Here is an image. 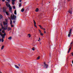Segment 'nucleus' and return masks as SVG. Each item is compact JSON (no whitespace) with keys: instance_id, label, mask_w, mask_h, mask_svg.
I'll use <instances>...</instances> for the list:
<instances>
[{"instance_id":"obj_27","label":"nucleus","mask_w":73,"mask_h":73,"mask_svg":"<svg viewBox=\"0 0 73 73\" xmlns=\"http://www.w3.org/2000/svg\"><path fill=\"white\" fill-rule=\"evenodd\" d=\"M34 25H36V22H35V20H34Z\"/></svg>"},{"instance_id":"obj_50","label":"nucleus","mask_w":73,"mask_h":73,"mask_svg":"<svg viewBox=\"0 0 73 73\" xmlns=\"http://www.w3.org/2000/svg\"><path fill=\"white\" fill-rule=\"evenodd\" d=\"M40 44H41V42L40 43Z\"/></svg>"},{"instance_id":"obj_26","label":"nucleus","mask_w":73,"mask_h":73,"mask_svg":"<svg viewBox=\"0 0 73 73\" xmlns=\"http://www.w3.org/2000/svg\"><path fill=\"white\" fill-rule=\"evenodd\" d=\"M40 56H38V58H37V60H39V59H40Z\"/></svg>"},{"instance_id":"obj_28","label":"nucleus","mask_w":73,"mask_h":73,"mask_svg":"<svg viewBox=\"0 0 73 73\" xmlns=\"http://www.w3.org/2000/svg\"><path fill=\"white\" fill-rule=\"evenodd\" d=\"M40 34L41 36H43V34L42 33H41Z\"/></svg>"},{"instance_id":"obj_52","label":"nucleus","mask_w":73,"mask_h":73,"mask_svg":"<svg viewBox=\"0 0 73 73\" xmlns=\"http://www.w3.org/2000/svg\"><path fill=\"white\" fill-rule=\"evenodd\" d=\"M19 66H20V65H19Z\"/></svg>"},{"instance_id":"obj_23","label":"nucleus","mask_w":73,"mask_h":73,"mask_svg":"<svg viewBox=\"0 0 73 73\" xmlns=\"http://www.w3.org/2000/svg\"><path fill=\"white\" fill-rule=\"evenodd\" d=\"M13 9H16V7H15V6H13Z\"/></svg>"},{"instance_id":"obj_6","label":"nucleus","mask_w":73,"mask_h":73,"mask_svg":"<svg viewBox=\"0 0 73 73\" xmlns=\"http://www.w3.org/2000/svg\"><path fill=\"white\" fill-rule=\"evenodd\" d=\"M72 29H71L69 31V34L68 35V37H69L70 36V35H71V33H72Z\"/></svg>"},{"instance_id":"obj_22","label":"nucleus","mask_w":73,"mask_h":73,"mask_svg":"<svg viewBox=\"0 0 73 73\" xmlns=\"http://www.w3.org/2000/svg\"><path fill=\"white\" fill-rule=\"evenodd\" d=\"M12 4L13 5H15V1H12Z\"/></svg>"},{"instance_id":"obj_8","label":"nucleus","mask_w":73,"mask_h":73,"mask_svg":"<svg viewBox=\"0 0 73 73\" xmlns=\"http://www.w3.org/2000/svg\"><path fill=\"white\" fill-rule=\"evenodd\" d=\"M28 36L29 37V38H30L31 37V35L30 34H29L28 35Z\"/></svg>"},{"instance_id":"obj_14","label":"nucleus","mask_w":73,"mask_h":73,"mask_svg":"<svg viewBox=\"0 0 73 73\" xmlns=\"http://www.w3.org/2000/svg\"><path fill=\"white\" fill-rule=\"evenodd\" d=\"M2 18H3V16H2V15H0V20H1V19H2Z\"/></svg>"},{"instance_id":"obj_43","label":"nucleus","mask_w":73,"mask_h":73,"mask_svg":"<svg viewBox=\"0 0 73 73\" xmlns=\"http://www.w3.org/2000/svg\"><path fill=\"white\" fill-rule=\"evenodd\" d=\"M13 23H15V21H13Z\"/></svg>"},{"instance_id":"obj_24","label":"nucleus","mask_w":73,"mask_h":73,"mask_svg":"<svg viewBox=\"0 0 73 73\" xmlns=\"http://www.w3.org/2000/svg\"><path fill=\"white\" fill-rule=\"evenodd\" d=\"M38 31H39V33H40H40H41V31H40V30H38Z\"/></svg>"},{"instance_id":"obj_5","label":"nucleus","mask_w":73,"mask_h":73,"mask_svg":"<svg viewBox=\"0 0 73 73\" xmlns=\"http://www.w3.org/2000/svg\"><path fill=\"white\" fill-rule=\"evenodd\" d=\"M6 21L4 22L3 23V25H7L8 24V20L6 19L5 20Z\"/></svg>"},{"instance_id":"obj_31","label":"nucleus","mask_w":73,"mask_h":73,"mask_svg":"<svg viewBox=\"0 0 73 73\" xmlns=\"http://www.w3.org/2000/svg\"><path fill=\"white\" fill-rule=\"evenodd\" d=\"M72 56H73V52L71 53Z\"/></svg>"},{"instance_id":"obj_41","label":"nucleus","mask_w":73,"mask_h":73,"mask_svg":"<svg viewBox=\"0 0 73 73\" xmlns=\"http://www.w3.org/2000/svg\"><path fill=\"white\" fill-rule=\"evenodd\" d=\"M38 26H39V27H40L41 26L40 25H38Z\"/></svg>"},{"instance_id":"obj_2","label":"nucleus","mask_w":73,"mask_h":73,"mask_svg":"<svg viewBox=\"0 0 73 73\" xmlns=\"http://www.w3.org/2000/svg\"><path fill=\"white\" fill-rule=\"evenodd\" d=\"M6 6L7 7H9V11L10 12H12V7H11V5L9 4L8 3H7L6 4Z\"/></svg>"},{"instance_id":"obj_37","label":"nucleus","mask_w":73,"mask_h":73,"mask_svg":"<svg viewBox=\"0 0 73 73\" xmlns=\"http://www.w3.org/2000/svg\"><path fill=\"white\" fill-rule=\"evenodd\" d=\"M19 1H20V3H21V1H22V0H19Z\"/></svg>"},{"instance_id":"obj_16","label":"nucleus","mask_w":73,"mask_h":73,"mask_svg":"<svg viewBox=\"0 0 73 73\" xmlns=\"http://www.w3.org/2000/svg\"><path fill=\"white\" fill-rule=\"evenodd\" d=\"M24 11V8H23L21 10V11L22 12H23Z\"/></svg>"},{"instance_id":"obj_3","label":"nucleus","mask_w":73,"mask_h":73,"mask_svg":"<svg viewBox=\"0 0 73 73\" xmlns=\"http://www.w3.org/2000/svg\"><path fill=\"white\" fill-rule=\"evenodd\" d=\"M1 25L2 26V28L4 30H7V29L8 25H6V27L4 26V27H3V25H2V24H1Z\"/></svg>"},{"instance_id":"obj_4","label":"nucleus","mask_w":73,"mask_h":73,"mask_svg":"<svg viewBox=\"0 0 73 73\" xmlns=\"http://www.w3.org/2000/svg\"><path fill=\"white\" fill-rule=\"evenodd\" d=\"M11 18L12 19V20H15L16 19V16H15L14 15H11Z\"/></svg>"},{"instance_id":"obj_32","label":"nucleus","mask_w":73,"mask_h":73,"mask_svg":"<svg viewBox=\"0 0 73 73\" xmlns=\"http://www.w3.org/2000/svg\"><path fill=\"white\" fill-rule=\"evenodd\" d=\"M34 26L36 27V28H37V27L36 26V25H34Z\"/></svg>"},{"instance_id":"obj_36","label":"nucleus","mask_w":73,"mask_h":73,"mask_svg":"<svg viewBox=\"0 0 73 73\" xmlns=\"http://www.w3.org/2000/svg\"><path fill=\"white\" fill-rule=\"evenodd\" d=\"M73 44V42H71V43L70 44L71 45V44Z\"/></svg>"},{"instance_id":"obj_38","label":"nucleus","mask_w":73,"mask_h":73,"mask_svg":"<svg viewBox=\"0 0 73 73\" xmlns=\"http://www.w3.org/2000/svg\"><path fill=\"white\" fill-rule=\"evenodd\" d=\"M1 31H2V29H0V32H1Z\"/></svg>"},{"instance_id":"obj_42","label":"nucleus","mask_w":73,"mask_h":73,"mask_svg":"<svg viewBox=\"0 0 73 73\" xmlns=\"http://www.w3.org/2000/svg\"><path fill=\"white\" fill-rule=\"evenodd\" d=\"M70 1V0H68V1Z\"/></svg>"},{"instance_id":"obj_39","label":"nucleus","mask_w":73,"mask_h":73,"mask_svg":"<svg viewBox=\"0 0 73 73\" xmlns=\"http://www.w3.org/2000/svg\"><path fill=\"white\" fill-rule=\"evenodd\" d=\"M12 1H15V0H12Z\"/></svg>"},{"instance_id":"obj_29","label":"nucleus","mask_w":73,"mask_h":73,"mask_svg":"<svg viewBox=\"0 0 73 73\" xmlns=\"http://www.w3.org/2000/svg\"><path fill=\"white\" fill-rule=\"evenodd\" d=\"M2 33H4V32H5L3 30V31H2Z\"/></svg>"},{"instance_id":"obj_40","label":"nucleus","mask_w":73,"mask_h":73,"mask_svg":"<svg viewBox=\"0 0 73 73\" xmlns=\"http://www.w3.org/2000/svg\"><path fill=\"white\" fill-rule=\"evenodd\" d=\"M2 1H5V0H2Z\"/></svg>"},{"instance_id":"obj_9","label":"nucleus","mask_w":73,"mask_h":73,"mask_svg":"<svg viewBox=\"0 0 73 73\" xmlns=\"http://www.w3.org/2000/svg\"><path fill=\"white\" fill-rule=\"evenodd\" d=\"M12 29H11V28L10 27H8L7 28V30L8 31H10V30H11Z\"/></svg>"},{"instance_id":"obj_10","label":"nucleus","mask_w":73,"mask_h":73,"mask_svg":"<svg viewBox=\"0 0 73 73\" xmlns=\"http://www.w3.org/2000/svg\"><path fill=\"white\" fill-rule=\"evenodd\" d=\"M8 39L9 40H11V39H12V37L11 36H10L8 38Z\"/></svg>"},{"instance_id":"obj_15","label":"nucleus","mask_w":73,"mask_h":73,"mask_svg":"<svg viewBox=\"0 0 73 73\" xmlns=\"http://www.w3.org/2000/svg\"><path fill=\"white\" fill-rule=\"evenodd\" d=\"M70 49H71V47H70L68 49V53H69L70 51Z\"/></svg>"},{"instance_id":"obj_51","label":"nucleus","mask_w":73,"mask_h":73,"mask_svg":"<svg viewBox=\"0 0 73 73\" xmlns=\"http://www.w3.org/2000/svg\"><path fill=\"white\" fill-rule=\"evenodd\" d=\"M0 73H2V72H1Z\"/></svg>"},{"instance_id":"obj_21","label":"nucleus","mask_w":73,"mask_h":73,"mask_svg":"<svg viewBox=\"0 0 73 73\" xmlns=\"http://www.w3.org/2000/svg\"><path fill=\"white\" fill-rule=\"evenodd\" d=\"M14 14L15 15H16V14H17V13H16V10H15L14 11Z\"/></svg>"},{"instance_id":"obj_30","label":"nucleus","mask_w":73,"mask_h":73,"mask_svg":"<svg viewBox=\"0 0 73 73\" xmlns=\"http://www.w3.org/2000/svg\"><path fill=\"white\" fill-rule=\"evenodd\" d=\"M40 28H41V29H43V27H42V26H40Z\"/></svg>"},{"instance_id":"obj_44","label":"nucleus","mask_w":73,"mask_h":73,"mask_svg":"<svg viewBox=\"0 0 73 73\" xmlns=\"http://www.w3.org/2000/svg\"><path fill=\"white\" fill-rule=\"evenodd\" d=\"M44 33H46V32L45 31H44Z\"/></svg>"},{"instance_id":"obj_25","label":"nucleus","mask_w":73,"mask_h":73,"mask_svg":"<svg viewBox=\"0 0 73 73\" xmlns=\"http://www.w3.org/2000/svg\"><path fill=\"white\" fill-rule=\"evenodd\" d=\"M32 50H35V48L33 47L32 48Z\"/></svg>"},{"instance_id":"obj_34","label":"nucleus","mask_w":73,"mask_h":73,"mask_svg":"<svg viewBox=\"0 0 73 73\" xmlns=\"http://www.w3.org/2000/svg\"><path fill=\"white\" fill-rule=\"evenodd\" d=\"M42 29L43 31H44L45 30V29H44L43 28Z\"/></svg>"},{"instance_id":"obj_11","label":"nucleus","mask_w":73,"mask_h":73,"mask_svg":"<svg viewBox=\"0 0 73 73\" xmlns=\"http://www.w3.org/2000/svg\"><path fill=\"white\" fill-rule=\"evenodd\" d=\"M4 48V46L3 45L1 47V50H3Z\"/></svg>"},{"instance_id":"obj_1","label":"nucleus","mask_w":73,"mask_h":73,"mask_svg":"<svg viewBox=\"0 0 73 73\" xmlns=\"http://www.w3.org/2000/svg\"><path fill=\"white\" fill-rule=\"evenodd\" d=\"M0 35H1V36L2 37V39H1V40L2 41V42H3L4 41V39H3V38H4L5 37V36L6 35V34L5 33H4V34H2L1 33H0Z\"/></svg>"},{"instance_id":"obj_49","label":"nucleus","mask_w":73,"mask_h":73,"mask_svg":"<svg viewBox=\"0 0 73 73\" xmlns=\"http://www.w3.org/2000/svg\"><path fill=\"white\" fill-rule=\"evenodd\" d=\"M71 66H72V64H71Z\"/></svg>"},{"instance_id":"obj_12","label":"nucleus","mask_w":73,"mask_h":73,"mask_svg":"<svg viewBox=\"0 0 73 73\" xmlns=\"http://www.w3.org/2000/svg\"><path fill=\"white\" fill-rule=\"evenodd\" d=\"M68 12L69 13H70L71 14L72 13V11L70 10H69L68 11Z\"/></svg>"},{"instance_id":"obj_18","label":"nucleus","mask_w":73,"mask_h":73,"mask_svg":"<svg viewBox=\"0 0 73 73\" xmlns=\"http://www.w3.org/2000/svg\"><path fill=\"white\" fill-rule=\"evenodd\" d=\"M15 66L16 68H17V69H19V67L16 65H15Z\"/></svg>"},{"instance_id":"obj_13","label":"nucleus","mask_w":73,"mask_h":73,"mask_svg":"<svg viewBox=\"0 0 73 73\" xmlns=\"http://www.w3.org/2000/svg\"><path fill=\"white\" fill-rule=\"evenodd\" d=\"M5 13L7 15V16H9V14L7 12H6Z\"/></svg>"},{"instance_id":"obj_35","label":"nucleus","mask_w":73,"mask_h":73,"mask_svg":"<svg viewBox=\"0 0 73 73\" xmlns=\"http://www.w3.org/2000/svg\"><path fill=\"white\" fill-rule=\"evenodd\" d=\"M7 1H8L9 2L10 1V0H6Z\"/></svg>"},{"instance_id":"obj_33","label":"nucleus","mask_w":73,"mask_h":73,"mask_svg":"<svg viewBox=\"0 0 73 73\" xmlns=\"http://www.w3.org/2000/svg\"><path fill=\"white\" fill-rule=\"evenodd\" d=\"M11 27H13V26L11 25Z\"/></svg>"},{"instance_id":"obj_17","label":"nucleus","mask_w":73,"mask_h":73,"mask_svg":"<svg viewBox=\"0 0 73 73\" xmlns=\"http://www.w3.org/2000/svg\"><path fill=\"white\" fill-rule=\"evenodd\" d=\"M19 8H20V7H21V3H20L19 4Z\"/></svg>"},{"instance_id":"obj_20","label":"nucleus","mask_w":73,"mask_h":73,"mask_svg":"<svg viewBox=\"0 0 73 73\" xmlns=\"http://www.w3.org/2000/svg\"><path fill=\"white\" fill-rule=\"evenodd\" d=\"M10 20V24L12 25V19H11Z\"/></svg>"},{"instance_id":"obj_47","label":"nucleus","mask_w":73,"mask_h":73,"mask_svg":"<svg viewBox=\"0 0 73 73\" xmlns=\"http://www.w3.org/2000/svg\"><path fill=\"white\" fill-rule=\"evenodd\" d=\"M72 64H73V60L72 61Z\"/></svg>"},{"instance_id":"obj_46","label":"nucleus","mask_w":73,"mask_h":73,"mask_svg":"<svg viewBox=\"0 0 73 73\" xmlns=\"http://www.w3.org/2000/svg\"><path fill=\"white\" fill-rule=\"evenodd\" d=\"M39 40H40V38L39 37Z\"/></svg>"},{"instance_id":"obj_19","label":"nucleus","mask_w":73,"mask_h":73,"mask_svg":"<svg viewBox=\"0 0 73 73\" xmlns=\"http://www.w3.org/2000/svg\"><path fill=\"white\" fill-rule=\"evenodd\" d=\"M38 11H39L38 9V8H37L36 9L35 11L36 12H38Z\"/></svg>"},{"instance_id":"obj_48","label":"nucleus","mask_w":73,"mask_h":73,"mask_svg":"<svg viewBox=\"0 0 73 73\" xmlns=\"http://www.w3.org/2000/svg\"><path fill=\"white\" fill-rule=\"evenodd\" d=\"M38 41H40V40H38Z\"/></svg>"},{"instance_id":"obj_45","label":"nucleus","mask_w":73,"mask_h":73,"mask_svg":"<svg viewBox=\"0 0 73 73\" xmlns=\"http://www.w3.org/2000/svg\"><path fill=\"white\" fill-rule=\"evenodd\" d=\"M4 9H3V12H4Z\"/></svg>"},{"instance_id":"obj_7","label":"nucleus","mask_w":73,"mask_h":73,"mask_svg":"<svg viewBox=\"0 0 73 73\" xmlns=\"http://www.w3.org/2000/svg\"><path fill=\"white\" fill-rule=\"evenodd\" d=\"M44 66L46 67V68H48V67L49 66L48 65L46 64V63H45V62H44Z\"/></svg>"}]
</instances>
